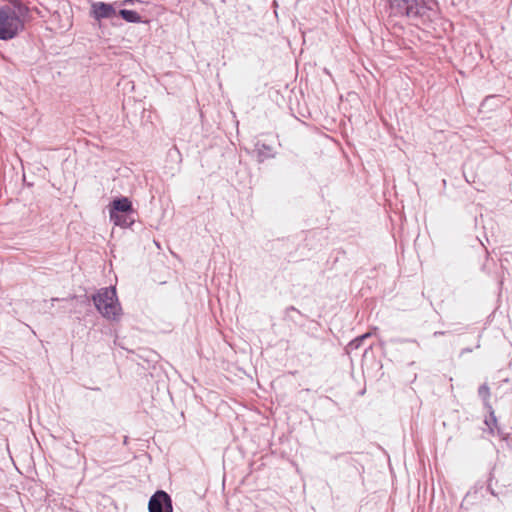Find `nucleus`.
<instances>
[{
    "label": "nucleus",
    "instance_id": "obj_1",
    "mask_svg": "<svg viewBox=\"0 0 512 512\" xmlns=\"http://www.w3.org/2000/svg\"><path fill=\"white\" fill-rule=\"evenodd\" d=\"M28 8L15 1L0 6V40L14 38L24 27Z\"/></svg>",
    "mask_w": 512,
    "mask_h": 512
},
{
    "label": "nucleus",
    "instance_id": "obj_2",
    "mask_svg": "<svg viewBox=\"0 0 512 512\" xmlns=\"http://www.w3.org/2000/svg\"><path fill=\"white\" fill-rule=\"evenodd\" d=\"M391 14L416 18L424 16L434 5L433 0H388Z\"/></svg>",
    "mask_w": 512,
    "mask_h": 512
},
{
    "label": "nucleus",
    "instance_id": "obj_3",
    "mask_svg": "<svg viewBox=\"0 0 512 512\" xmlns=\"http://www.w3.org/2000/svg\"><path fill=\"white\" fill-rule=\"evenodd\" d=\"M94 304L103 317L109 320H118L121 307L114 287L102 288L93 296Z\"/></svg>",
    "mask_w": 512,
    "mask_h": 512
},
{
    "label": "nucleus",
    "instance_id": "obj_4",
    "mask_svg": "<svg viewBox=\"0 0 512 512\" xmlns=\"http://www.w3.org/2000/svg\"><path fill=\"white\" fill-rule=\"evenodd\" d=\"M149 512H172V500L170 496L162 490L153 494L148 503Z\"/></svg>",
    "mask_w": 512,
    "mask_h": 512
},
{
    "label": "nucleus",
    "instance_id": "obj_5",
    "mask_svg": "<svg viewBox=\"0 0 512 512\" xmlns=\"http://www.w3.org/2000/svg\"><path fill=\"white\" fill-rule=\"evenodd\" d=\"M92 13L96 19L111 18L116 14L111 4L96 2L92 4Z\"/></svg>",
    "mask_w": 512,
    "mask_h": 512
},
{
    "label": "nucleus",
    "instance_id": "obj_6",
    "mask_svg": "<svg viewBox=\"0 0 512 512\" xmlns=\"http://www.w3.org/2000/svg\"><path fill=\"white\" fill-rule=\"evenodd\" d=\"M110 211H116V213L130 214L133 212L132 203L127 197L117 198L112 201L109 207Z\"/></svg>",
    "mask_w": 512,
    "mask_h": 512
},
{
    "label": "nucleus",
    "instance_id": "obj_7",
    "mask_svg": "<svg viewBox=\"0 0 512 512\" xmlns=\"http://www.w3.org/2000/svg\"><path fill=\"white\" fill-rule=\"evenodd\" d=\"M110 220L114 223L115 226L127 227L130 226L134 219H132L129 214L126 213H116V211H110Z\"/></svg>",
    "mask_w": 512,
    "mask_h": 512
},
{
    "label": "nucleus",
    "instance_id": "obj_8",
    "mask_svg": "<svg viewBox=\"0 0 512 512\" xmlns=\"http://www.w3.org/2000/svg\"><path fill=\"white\" fill-rule=\"evenodd\" d=\"M119 14L121 15V17L124 20H126L127 22H130V23H138L141 21L140 15L136 11H133V10L123 9V10H120Z\"/></svg>",
    "mask_w": 512,
    "mask_h": 512
},
{
    "label": "nucleus",
    "instance_id": "obj_9",
    "mask_svg": "<svg viewBox=\"0 0 512 512\" xmlns=\"http://www.w3.org/2000/svg\"><path fill=\"white\" fill-rule=\"evenodd\" d=\"M485 424L489 428L490 432L494 434L495 428H497V421L492 410L490 411V417L485 420Z\"/></svg>",
    "mask_w": 512,
    "mask_h": 512
},
{
    "label": "nucleus",
    "instance_id": "obj_10",
    "mask_svg": "<svg viewBox=\"0 0 512 512\" xmlns=\"http://www.w3.org/2000/svg\"><path fill=\"white\" fill-rule=\"evenodd\" d=\"M369 336H370V333H366V334H364V335H362V336H360V337L356 338L355 340H353V341L350 343V346L355 347V348H358V347L361 345L362 341H363L364 339H366L367 337H369Z\"/></svg>",
    "mask_w": 512,
    "mask_h": 512
},
{
    "label": "nucleus",
    "instance_id": "obj_11",
    "mask_svg": "<svg viewBox=\"0 0 512 512\" xmlns=\"http://www.w3.org/2000/svg\"><path fill=\"white\" fill-rule=\"evenodd\" d=\"M478 393L479 395L484 399V400H487L488 397H489V388L488 386L486 385H482L480 386L479 390H478Z\"/></svg>",
    "mask_w": 512,
    "mask_h": 512
}]
</instances>
